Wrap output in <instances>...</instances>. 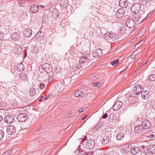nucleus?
Wrapping results in <instances>:
<instances>
[{
  "instance_id": "1",
  "label": "nucleus",
  "mask_w": 155,
  "mask_h": 155,
  "mask_svg": "<svg viewBox=\"0 0 155 155\" xmlns=\"http://www.w3.org/2000/svg\"><path fill=\"white\" fill-rule=\"evenodd\" d=\"M140 5L138 3H136L134 4L132 6L130 10L132 13L137 14L140 11Z\"/></svg>"
},
{
  "instance_id": "2",
  "label": "nucleus",
  "mask_w": 155,
  "mask_h": 155,
  "mask_svg": "<svg viewBox=\"0 0 155 155\" xmlns=\"http://www.w3.org/2000/svg\"><path fill=\"white\" fill-rule=\"evenodd\" d=\"M47 70L50 72L51 71V68L50 64L48 63H45L43 64V65L41 67H40L39 70L41 72H43V71H45L47 72Z\"/></svg>"
},
{
  "instance_id": "3",
  "label": "nucleus",
  "mask_w": 155,
  "mask_h": 155,
  "mask_svg": "<svg viewBox=\"0 0 155 155\" xmlns=\"http://www.w3.org/2000/svg\"><path fill=\"white\" fill-rule=\"evenodd\" d=\"M141 125L145 129H149L151 127V125L150 122L147 120H142L141 122Z\"/></svg>"
},
{
  "instance_id": "4",
  "label": "nucleus",
  "mask_w": 155,
  "mask_h": 155,
  "mask_svg": "<svg viewBox=\"0 0 155 155\" xmlns=\"http://www.w3.org/2000/svg\"><path fill=\"white\" fill-rule=\"evenodd\" d=\"M95 142L92 139H89L85 145V147L87 149H92L95 146Z\"/></svg>"
},
{
  "instance_id": "5",
  "label": "nucleus",
  "mask_w": 155,
  "mask_h": 155,
  "mask_svg": "<svg viewBox=\"0 0 155 155\" xmlns=\"http://www.w3.org/2000/svg\"><path fill=\"white\" fill-rule=\"evenodd\" d=\"M140 148H142L141 149V150H140L141 152L142 153V151L144 150L145 147L144 146H141ZM140 151V149L138 147H132L130 150L131 153L133 155H135L139 153Z\"/></svg>"
},
{
  "instance_id": "6",
  "label": "nucleus",
  "mask_w": 155,
  "mask_h": 155,
  "mask_svg": "<svg viewBox=\"0 0 155 155\" xmlns=\"http://www.w3.org/2000/svg\"><path fill=\"white\" fill-rule=\"evenodd\" d=\"M16 132V129L15 127L12 125H8L7 127L6 132L9 135H12L14 134Z\"/></svg>"
},
{
  "instance_id": "7",
  "label": "nucleus",
  "mask_w": 155,
  "mask_h": 155,
  "mask_svg": "<svg viewBox=\"0 0 155 155\" xmlns=\"http://www.w3.org/2000/svg\"><path fill=\"white\" fill-rule=\"evenodd\" d=\"M126 25L129 28H133L135 25L136 23L134 21V19L129 18L127 19L126 21Z\"/></svg>"
},
{
  "instance_id": "8",
  "label": "nucleus",
  "mask_w": 155,
  "mask_h": 155,
  "mask_svg": "<svg viewBox=\"0 0 155 155\" xmlns=\"http://www.w3.org/2000/svg\"><path fill=\"white\" fill-rule=\"evenodd\" d=\"M143 87L142 85L137 84L135 85L133 87V90L135 91L136 94H138L140 92H141L143 90Z\"/></svg>"
},
{
  "instance_id": "9",
  "label": "nucleus",
  "mask_w": 155,
  "mask_h": 155,
  "mask_svg": "<svg viewBox=\"0 0 155 155\" xmlns=\"http://www.w3.org/2000/svg\"><path fill=\"white\" fill-rule=\"evenodd\" d=\"M17 118L19 122H23L27 119V116L25 114H21L17 116Z\"/></svg>"
},
{
  "instance_id": "10",
  "label": "nucleus",
  "mask_w": 155,
  "mask_h": 155,
  "mask_svg": "<svg viewBox=\"0 0 155 155\" xmlns=\"http://www.w3.org/2000/svg\"><path fill=\"white\" fill-rule=\"evenodd\" d=\"M122 102L120 101H117L113 106V109L114 110H117L119 109L122 105Z\"/></svg>"
},
{
  "instance_id": "11",
  "label": "nucleus",
  "mask_w": 155,
  "mask_h": 155,
  "mask_svg": "<svg viewBox=\"0 0 155 155\" xmlns=\"http://www.w3.org/2000/svg\"><path fill=\"white\" fill-rule=\"evenodd\" d=\"M4 120L7 124H10L14 120V117L10 115H7L4 118Z\"/></svg>"
},
{
  "instance_id": "12",
  "label": "nucleus",
  "mask_w": 155,
  "mask_h": 155,
  "mask_svg": "<svg viewBox=\"0 0 155 155\" xmlns=\"http://www.w3.org/2000/svg\"><path fill=\"white\" fill-rule=\"evenodd\" d=\"M124 15V12L123 8L119 9L116 14V15L117 18H120L122 17Z\"/></svg>"
},
{
  "instance_id": "13",
  "label": "nucleus",
  "mask_w": 155,
  "mask_h": 155,
  "mask_svg": "<svg viewBox=\"0 0 155 155\" xmlns=\"http://www.w3.org/2000/svg\"><path fill=\"white\" fill-rule=\"evenodd\" d=\"M102 53V50L100 48H97L94 51L92 55L95 58H97L98 57L101 56Z\"/></svg>"
},
{
  "instance_id": "14",
  "label": "nucleus",
  "mask_w": 155,
  "mask_h": 155,
  "mask_svg": "<svg viewBox=\"0 0 155 155\" xmlns=\"http://www.w3.org/2000/svg\"><path fill=\"white\" fill-rule=\"evenodd\" d=\"M144 129L141 124H139L134 128V131L135 133L139 134L141 133Z\"/></svg>"
},
{
  "instance_id": "15",
  "label": "nucleus",
  "mask_w": 155,
  "mask_h": 155,
  "mask_svg": "<svg viewBox=\"0 0 155 155\" xmlns=\"http://www.w3.org/2000/svg\"><path fill=\"white\" fill-rule=\"evenodd\" d=\"M110 139V136L107 134H105L102 140V142L103 144L105 145L109 143Z\"/></svg>"
},
{
  "instance_id": "16",
  "label": "nucleus",
  "mask_w": 155,
  "mask_h": 155,
  "mask_svg": "<svg viewBox=\"0 0 155 155\" xmlns=\"http://www.w3.org/2000/svg\"><path fill=\"white\" fill-rule=\"evenodd\" d=\"M141 96L142 98L144 99H148L150 96L149 92L147 90L142 91L141 92Z\"/></svg>"
},
{
  "instance_id": "17",
  "label": "nucleus",
  "mask_w": 155,
  "mask_h": 155,
  "mask_svg": "<svg viewBox=\"0 0 155 155\" xmlns=\"http://www.w3.org/2000/svg\"><path fill=\"white\" fill-rule=\"evenodd\" d=\"M30 9V12L34 13L38 12L39 9L38 6L36 5H32Z\"/></svg>"
},
{
  "instance_id": "18",
  "label": "nucleus",
  "mask_w": 155,
  "mask_h": 155,
  "mask_svg": "<svg viewBox=\"0 0 155 155\" xmlns=\"http://www.w3.org/2000/svg\"><path fill=\"white\" fill-rule=\"evenodd\" d=\"M128 5V3L126 0H120L119 5L122 8H126Z\"/></svg>"
},
{
  "instance_id": "19",
  "label": "nucleus",
  "mask_w": 155,
  "mask_h": 155,
  "mask_svg": "<svg viewBox=\"0 0 155 155\" xmlns=\"http://www.w3.org/2000/svg\"><path fill=\"white\" fill-rule=\"evenodd\" d=\"M113 35L112 32L110 33L109 32H107L104 34L105 38L106 39L108 40L112 39L114 40Z\"/></svg>"
},
{
  "instance_id": "20",
  "label": "nucleus",
  "mask_w": 155,
  "mask_h": 155,
  "mask_svg": "<svg viewBox=\"0 0 155 155\" xmlns=\"http://www.w3.org/2000/svg\"><path fill=\"white\" fill-rule=\"evenodd\" d=\"M43 33L41 31L38 32L35 35V38L39 40H42L44 37Z\"/></svg>"
},
{
  "instance_id": "21",
  "label": "nucleus",
  "mask_w": 155,
  "mask_h": 155,
  "mask_svg": "<svg viewBox=\"0 0 155 155\" xmlns=\"http://www.w3.org/2000/svg\"><path fill=\"white\" fill-rule=\"evenodd\" d=\"M32 31L30 28L25 29L24 33V35L26 37H28L32 35Z\"/></svg>"
},
{
  "instance_id": "22",
  "label": "nucleus",
  "mask_w": 155,
  "mask_h": 155,
  "mask_svg": "<svg viewBox=\"0 0 155 155\" xmlns=\"http://www.w3.org/2000/svg\"><path fill=\"white\" fill-rule=\"evenodd\" d=\"M89 60L87 57L85 56H84L80 58L79 61L80 64H82L84 63H86Z\"/></svg>"
},
{
  "instance_id": "23",
  "label": "nucleus",
  "mask_w": 155,
  "mask_h": 155,
  "mask_svg": "<svg viewBox=\"0 0 155 155\" xmlns=\"http://www.w3.org/2000/svg\"><path fill=\"white\" fill-rule=\"evenodd\" d=\"M74 95L76 97H82L84 96V94L81 91L79 90L74 93Z\"/></svg>"
},
{
  "instance_id": "24",
  "label": "nucleus",
  "mask_w": 155,
  "mask_h": 155,
  "mask_svg": "<svg viewBox=\"0 0 155 155\" xmlns=\"http://www.w3.org/2000/svg\"><path fill=\"white\" fill-rule=\"evenodd\" d=\"M124 136V134L121 132H119L117 135V139L118 140H122L123 139Z\"/></svg>"
},
{
  "instance_id": "25",
  "label": "nucleus",
  "mask_w": 155,
  "mask_h": 155,
  "mask_svg": "<svg viewBox=\"0 0 155 155\" xmlns=\"http://www.w3.org/2000/svg\"><path fill=\"white\" fill-rule=\"evenodd\" d=\"M17 70L19 71H23L25 68V66L22 64H19L17 65Z\"/></svg>"
},
{
  "instance_id": "26",
  "label": "nucleus",
  "mask_w": 155,
  "mask_h": 155,
  "mask_svg": "<svg viewBox=\"0 0 155 155\" xmlns=\"http://www.w3.org/2000/svg\"><path fill=\"white\" fill-rule=\"evenodd\" d=\"M36 93V90L35 88H31L29 90V94L31 96H33Z\"/></svg>"
},
{
  "instance_id": "27",
  "label": "nucleus",
  "mask_w": 155,
  "mask_h": 155,
  "mask_svg": "<svg viewBox=\"0 0 155 155\" xmlns=\"http://www.w3.org/2000/svg\"><path fill=\"white\" fill-rule=\"evenodd\" d=\"M61 6H63V7H67L68 6V4H67V0H61Z\"/></svg>"
},
{
  "instance_id": "28",
  "label": "nucleus",
  "mask_w": 155,
  "mask_h": 155,
  "mask_svg": "<svg viewBox=\"0 0 155 155\" xmlns=\"http://www.w3.org/2000/svg\"><path fill=\"white\" fill-rule=\"evenodd\" d=\"M150 151L152 153H155V145H152L150 146Z\"/></svg>"
},
{
  "instance_id": "29",
  "label": "nucleus",
  "mask_w": 155,
  "mask_h": 155,
  "mask_svg": "<svg viewBox=\"0 0 155 155\" xmlns=\"http://www.w3.org/2000/svg\"><path fill=\"white\" fill-rule=\"evenodd\" d=\"M119 62V60L118 59L115 60L113 61H111L110 64L113 66H117V64Z\"/></svg>"
},
{
  "instance_id": "30",
  "label": "nucleus",
  "mask_w": 155,
  "mask_h": 155,
  "mask_svg": "<svg viewBox=\"0 0 155 155\" xmlns=\"http://www.w3.org/2000/svg\"><path fill=\"white\" fill-rule=\"evenodd\" d=\"M144 42V41H143V40H142L140 42H139V44H137L135 45L134 46L135 48H137L140 46H141L142 44H143Z\"/></svg>"
},
{
  "instance_id": "31",
  "label": "nucleus",
  "mask_w": 155,
  "mask_h": 155,
  "mask_svg": "<svg viewBox=\"0 0 155 155\" xmlns=\"http://www.w3.org/2000/svg\"><path fill=\"white\" fill-rule=\"evenodd\" d=\"M149 79L151 81L155 80V74H151L149 77Z\"/></svg>"
},
{
  "instance_id": "32",
  "label": "nucleus",
  "mask_w": 155,
  "mask_h": 155,
  "mask_svg": "<svg viewBox=\"0 0 155 155\" xmlns=\"http://www.w3.org/2000/svg\"><path fill=\"white\" fill-rule=\"evenodd\" d=\"M141 155H153L152 153L150 152H148L146 153V152L144 153V152L142 151V153H141Z\"/></svg>"
},
{
  "instance_id": "33",
  "label": "nucleus",
  "mask_w": 155,
  "mask_h": 155,
  "mask_svg": "<svg viewBox=\"0 0 155 155\" xmlns=\"http://www.w3.org/2000/svg\"><path fill=\"white\" fill-rule=\"evenodd\" d=\"M4 135V133L2 130H0V140H2L3 137Z\"/></svg>"
},
{
  "instance_id": "34",
  "label": "nucleus",
  "mask_w": 155,
  "mask_h": 155,
  "mask_svg": "<svg viewBox=\"0 0 155 155\" xmlns=\"http://www.w3.org/2000/svg\"><path fill=\"white\" fill-rule=\"evenodd\" d=\"M149 0H140V2L143 5L146 4L148 2Z\"/></svg>"
},
{
  "instance_id": "35",
  "label": "nucleus",
  "mask_w": 155,
  "mask_h": 155,
  "mask_svg": "<svg viewBox=\"0 0 155 155\" xmlns=\"http://www.w3.org/2000/svg\"><path fill=\"white\" fill-rule=\"evenodd\" d=\"M121 150L122 152L124 153H127V150L125 148L124 146L122 147V148L121 149Z\"/></svg>"
},
{
  "instance_id": "36",
  "label": "nucleus",
  "mask_w": 155,
  "mask_h": 155,
  "mask_svg": "<svg viewBox=\"0 0 155 155\" xmlns=\"http://www.w3.org/2000/svg\"><path fill=\"white\" fill-rule=\"evenodd\" d=\"M93 85L94 86L97 87H100V83L99 82H94L93 83Z\"/></svg>"
},
{
  "instance_id": "37",
  "label": "nucleus",
  "mask_w": 155,
  "mask_h": 155,
  "mask_svg": "<svg viewBox=\"0 0 155 155\" xmlns=\"http://www.w3.org/2000/svg\"><path fill=\"white\" fill-rule=\"evenodd\" d=\"M39 86L40 88L41 89H44L45 87V85L43 83H41Z\"/></svg>"
},
{
  "instance_id": "38",
  "label": "nucleus",
  "mask_w": 155,
  "mask_h": 155,
  "mask_svg": "<svg viewBox=\"0 0 155 155\" xmlns=\"http://www.w3.org/2000/svg\"><path fill=\"white\" fill-rule=\"evenodd\" d=\"M132 97H135L138 94H136L135 91L133 90L132 91Z\"/></svg>"
},
{
  "instance_id": "39",
  "label": "nucleus",
  "mask_w": 155,
  "mask_h": 155,
  "mask_svg": "<svg viewBox=\"0 0 155 155\" xmlns=\"http://www.w3.org/2000/svg\"><path fill=\"white\" fill-rule=\"evenodd\" d=\"M93 153V151H90L89 152H86L85 155H92Z\"/></svg>"
},
{
  "instance_id": "40",
  "label": "nucleus",
  "mask_w": 155,
  "mask_h": 155,
  "mask_svg": "<svg viewBox=\"0 0 155 155\" xmlns=\"http://www.w3.org/2000/svg\"><path fill=\"white\" fill-rule=\"evenodd\" d=\"M136 17H134V21L135 22V21H138L139 19V17L138 16H137L136 15Z\"/></svg>"
},
{
  "instance_id": "41",
  "label": "nucleus",
  "mask_w": 155,
  "mask_h": 155,
  "mask_svg": "<svg viewBox=\"0 0 155 155\" xmlns=\"http://www.w3.org/2000/svg\"><path fill=\"white\" fill-rule=\"evenodd\" d=\"M6 155H10L12 153V151L10 150L8 151L5 152Z\"/></svg>"
},
{
  "instance_id": "42",
  "label": "nucleus",
  "mask_w": 155,
  "mask_h": 155,
  "mask_svg": "<svg viewBox=\"0 0 155 155\" xmlns=\"http://www.w3.org/2000/svg\"><path fill=\"white\" fill-rule=\"evenodd\" d=\"M107 117V113H105L103 116H102V118L103 119H105Z\"/></svg>"
},
{
  "instance_id": "43",
  "label": "nucleus",
  "mask_w": 155,
  "mask_h": 155,
  "mask_svg": "<svg viewBox=\"0 0 155 155\" xmlns=\"http://www.w3.org/2000/svg\"><path fill=\"white\" fill-rule=\"evenodd\" d=\"M127 95L129 97H132V91L129 92L127 94Z\"/></svg>"
},
{
  "instance_id": "44",
  "label": "nucleus",
  "mask_w": 155,
  "mask_h": 155,
  "mask_svg": "<svg viewBox=\"0 0 155 155\" xmlns=\"http://www.w3.org/2000/svg\"><path fill=\"white\" fill-rule=\"evenodd\" d=\"M84 111V109L83 108H81L80 109H79L78 110V112L79 113H81Z\"/></svg>"
},
{
  "instance_id": "45",
  "label": "nucleus",
  "mask_w": 155,
  "mask_h": 155,
  "mask_svg": "<svg viewBox=\"0 0 155 155\" xmlns=\"http://www.w3.org/2000/svg\"><path fill=\"white\" fill-rule=\"evenodd\" d=\"M148 18V16H147L145 18H143V20L141 21V22H142L143 21H144L146 20Z\"/></svg>"
},
{
  "instance_id": "46",
  "label": "nucleus",
  "mask_w": 155,
  "mask_h": 155,
  "mask_svg": "<svg viewBox=\"0 0 155 155\" xmlns=\"http://www.w3.org/2000/svg\"><path fill=\"white\" fill-rule=\"evenodd\" d=\"M148 18V16H147L145 18H143V20L141 21V22H142L143 21H144L146 20Z\"/></svg>"
},
{
  "instance_id": "47",
  "label": "nucleus",
  "mask_w": 155,
  "mask_h": 155,
  "mask_svg": "<svg viewBox=\"0 0 155 155\" xmlns=\"http://www.w3.org/2000/svg\"><path fill=\"white\" fill-rule=\"evenodd\" d=\"M148 18V16H147L145 18H143V20L141 21V22H142L143 21H144L146 20Z\"/></svg>"
},
{
  "instance_id": "48",
  "label": "nucleus",
  "mask_w": 155,
  "mask_h": 155,
  "mask_svg": "<svg viewBox=\"0 0 155 155\" xmlns=\"http://www.w3.org/2000/svg\"><path fill=\"white\" fill-rule=\"evenodd\" d=\"M148 18V16H147L145 18H143V20L141 21V22H142L143 21H144L146 20Z\"/></svg>"
},
{
  "instance_id": "49",
  "label": "nucleus",
  "mask_w": 155,
  "mask_h": 155,
  "mask_svg": "<svg viewBox=\"0 0 155 155\" xmlns=\"http://www.w3.org/2000/svg\"><path fill=\"white\" fill-rule=\"evenodd\" d=\"M100 127L98 125H96L95 127V128L96 130H98L99 129Z\"/></svg>"
},
{
  "instance_id": "50",
  "label": "nucleus",
  "mask_w": 155,
  "mask_h": 155,
  "mask_svg": "<svg viewBox=\"0 0 155 155\" xmlns=\"http://www.w3.org/2000/svg\"><path fill=\"white\" fill-rule=\"evenodd\" d=\"M78 151L79 153H81L83 152V150L81 148H79L78 149Z\"/></svg>"
},
{
  "instance_id": "51",
  "label": "nucleus",
  "mask_w": 155,
  "mask_h": 155,
  "mask_svg": "<svg viewBox=\"0 0 155 155\" xmlns=\"http://www.w3.org/2000/svg\"><path fill=\"white\" fill-rule=\"evenodd\" d=\"M72 114V113L71 112H69L68 114H67V116L68 117H70Z\"/></svg>"
},
{
  "instance_id": "52",
  "label": "nucleus",
  "mask_w": 155,
  "mask_h": 155,
  "mask_svg": "<svg viewBox=\"0 0 155 155\" xmlns=\"http://www.w3.org/2000/svg\"><path fill=\"white\" fill-rule=\"evenodd\" d=\"M3 33L0 32V39H2L3 38Z\"/></svg>"
},
{
  "instance_id": "53",
  "label": "nucleus",
  "mask_w": 155,
  "mask_h": 155,
  "mask_svg": "<svg viewBox=\"0 0 155 155\" xmlns=\"http://www.w3.org/2000/svg\"><path fill=\"white\" fill-rule=\"evenodd\" d=\"M51 96V95L50 94H48V95L44 99V100H46V99H48V98L49 97H50V96Z\"/></svg>"
},
{
  "instance_id": "54",
  "label": "nucleus",
  "mask_w": 155,
  "mask_h": 155,
  "mask_svg": "<svg viewBox=\"0 0 155 155\" xmlns=\"http://www.w3.org/2000/svg\"><path fill=\"white\" fill-rule=\"evenodd\" d=\"M15 40H18L19 39V36H17V37H15Z\"/></svg>"
},
{
  "instance_id": "55",
  "label": "nucleus",
  "mask_w": 155,
  "mask_h": 155,
  "mask_svg": "<svg viewBox=\"0 0 155 155\" xmlns=\"http://www.w3.org/2000/svg\"><path fill=\"white\" fill-rule=\"evenodd\" d=\"M3 119L2 117L0 115V122Z\"/></svg>"
},
{
  "instance_id": "56",
  "label": "nucleus",
  "mask_w": 155,
  "mask_h": 155,
  "mask_svg": "<svg viewBox=\"0 0 155 155\" xmlns=\"http://www.w3.org/2000/svg\"><path fill=\"white\" fill-rule=\"evenodd\" d=\"M87 116V115H86L84 117H83V118L82 119V120H83L84 119H85L86 118V117Z\"/></svg>"
},
{
  "instance_id": "57",
  "label": "nucleus",
  "mask_w": 155,
  "mask_h": 155,
  "mask_svg": "<svg viewBox=\"0 0 155 155\" xmlns=\"http://www.w3.org/2000/svg\"><path fill=\"white\" fill-rule=\"evenodd\" d=\"M40 7H41V8H44V7H45V6L43 5H40Z\"/></svg>"
},
{
  "instance_id": "58",
  "label": "nucleus",
  "mask_w": 155,
  "mask_h": 155,
  "mask_svg": "<svg viewBox=\"0 0 155 155\" xmlns=\"http://www.w3.org/2000/svg\"><path fill=\"white\" fill-rule=\"evenodd\" d=\"M81 155H85V153H81Z\"/></svg>"
},
{
  "instance_id": "59",
  "label": "nucleus",
  "mask_w": 155,
  "mask_h": 155,
  "mask_svg": "<svg viewBox=\"0 0 155 155\" xmlns=\"http://www.w3.org/2000/svg\"><path fill=\"white\" fill-rule=\"evenodd\" d=\"M41 129V127H40L38 129V131H39Z\"/></svg>"
},
{
  "instance_id": "60",
  "label": "nucleus",
  "mask_w": 155,
  "mask_h": 155,
  "mask_svg": "<svg viewBox=\"0 0 155 155\" xmlns=\"http://www.w3.org/2000/svg\"><path fill=\"white\" fill-rule=\"evenodd\" d=\"M154 135H151L150 136V137L151 138H152L153 137Z\"/></svg>"
},
{
  "instance_id": "61",
  "label": "nucleus",
  "mask_w": 155,
  "mask_h": 155,
  "mask_svg": "<svg viewBox=\"0 0 155 155\" xmlns=\"http://www.w3.org/2000/svg\"><path fill=\"white\" fill-rule=\"evenodd\" d=\"M39 101H42V99H39Z\"/></svg>"
},
{
  "instance_id": "62",
  "label": "nucleus",
  "mask_w": 155,
  "mask_h": 155,
  "mask_svg": "<svg viewBox=\"0 0 155 155\" xmlns=\"http://www.w3.org/2000/svg\"><path fill=\"white\" fill-rule=\"evenodd\" d=\"M41 99H42V98H44V96H41Z\"/></svg>"
},
{
  "instance_id": "63",
  "label": "nucleus",
  "mask_w": 155,
  "mask_h": 155,
  "mask_svg": "<svg viewBox=\"0 0 155 155\" xmlns=\"http://www.w3.org/2000/svg\"><path fill=\"white\" fill-rule=\"evenodd\" d=\"M150 14H148L147 15V16H148V17H149V16H150Z\"/></svg>"
},
{
  "instance_id": "64",
  "label": "nucleus",
  "mask_w": 155,
  "mask_h": 155,
  "mask_svg": "<svg viewBox=\"0 0 155 155\" xmlns=\"http://www.w3.org/2000/svg\"><path fill=\"white\" fill-rule=\"evenodd\" d=\"M133 55H131L130 56V58L132 59V57H133Z\"/></svg>"
}]
</instances>
